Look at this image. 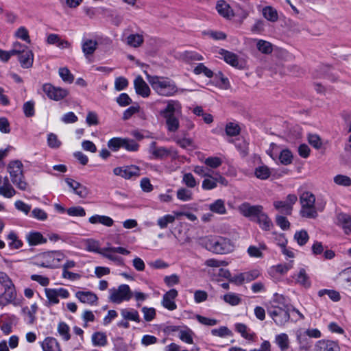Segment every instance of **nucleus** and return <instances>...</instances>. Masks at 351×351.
Segmentation results:
<instances>
[{
  "mask_svg": "<svg viewBox=\"0 0 351 351\" xmlns=\"http://www.w3.org/2000/svg\"><path fill=\"white\" fill-rule=\"evenodd\" d=\"M85 249L88 252H93L100 254L101 249L99 248V242L93 239H87L85 241Z\"/></svg>",
  "mask_w": 351,
  "mask_h": 351,
  "instance_id": "nucleus-56",
  "label": "nucleus"
},
{
  "mask_svg": "<svg viewBox=\"0 0 351 351\" xmlns=\"http://www.w3.org/2000/svg\"><path fill=\"white\" fill-rule=\"evenodd\" d=\"M40 346L43 351H62L59 342L51 337H46L40 342Z\"/></svg>",
  "mask_w": 351,
  "mask_h": 351,
  "instance_id": "nucleus-25",
  "label": "nucleus"
},
{
  "mask_svg": "<svg viewBox=\"0 0 351 351\" xmlns=\"http://www.w3.org/2000/svg\"><path fill=\"white\" fill-rule=\"evenodd\" d=\"M334 182L342 186H350L351 185V178L346 175H337L333 178Z\"/></svg>",
  "mask_w": 351,
  "mask_h": 351,
  "instance_id": "nucleus-55",
  "label": "nucleus"
},
{
  "mask_svg": "<svg viewBox=\"0 0 351 351\" xmlns=\"http://www.w3.org/2000/svg\"><path fill=\"white\" fill-rule=\"evenodd\" d=\"M254 173L257 178L266 180L270 176L271 171L267 166L261 165L256 168Z\"/></svg>",
  "mask_w": 351,
  "mask_h": 351,
  "instance_id": "nucleus-46",
  "label": "nucleus"
},
{
  "mask_svg": "<svg viewBox=\"0 0 351 351\" xmlns=\"http://www.w3.org/2000/svg\"><path fill=\"white\" fill-rule=\"evenodd\" d=\"M193 72L196 75L204 74L206 77L209 78L213 76V72L202 63L198 64L194 68Z\"/></svg>",
  "mask_w": 351,
  "mask_h": 351,
  "instance_id": "nucleus-52",
  "label": "nucleus"
},
{
  "mask_svg": "<svg viewBox=\"0 0 351 351\" xmlns=\"http://www.w3.org/2000/svg\"><path fill=\"white\" fill-rule=\"evenodd\" d=\"M315 351H340L337 342L330 340L322 339L315 346Z\"/></svg>",
  "mask_w": 351,
  "mask_h": 351,
  "instance_id": "nucleus-19",
  "label": "nucleus"
},
{
  "mask_svg": "<svg viewBox=\"0 0 351 351\" xmlns=\"http://www.w3.org/2000/svg\"><path fill=\"white\" fill-rule=\"evenodd\" d=\"M234 327L236 331L240 333L242 337L248 341H254L255 333L252 332L245 324L237 323L234 325Z\"/></svg>",
  "mask_w": 351,
  "mask_h": 351,
  "instance_id": "nucleus-37",
  "label": "nucleus"
},
{
  "mask_svg": "<svg viewBox=\"0 0 351 351\" xmlns=\"http://www.w3.org/2000/svg\"><path fill=\"white\" fill-rule=\"evenodd\" d=\"M298 197L294 194H289L287 197L285 201H275L274 206L279 212L285 214L291 215L293 210V205L295 204Z\"/></svg>",
  "mask_w": 351,
  "mask_h": 351,
  "instance_id": "nucleus-12",
  "label": "nucleus"
},
{
  "mask_svg": "<svg viewBox=\"0 0 351 351\" xmlns=\"http://www.w3.org/2000/svg\"><path fill=\"white\" fill-rule=\"evenodd\" d=\"M75 296L82 303L89 305L96 304L98 300L97 295L90 291H78L75 293Z\"/></svg>",
  "mask_w": 351,
  "mask_h": 351,
  "instance_id": "nucleus-17",
  "label": "nucleus"
},
{
  "mask_svg": "<svg viewBox=\"0 0 351 351\" xmlns=\"http://www.w3.org/2000/svg\"><path fill=\"white\" fill-rule=\"evenodd\" d=\"M59 75L62 80L67 83H72L74 80V76L66 67H62L59 69Z\"/></svg>",
  "mask_w": 351,
  "mask_h": 351,
  "instance_id": "nucleus-59",
  "label": "nucleus"
},
{
  "mask_svg": "<svg viewBox=\"0 0 351 351\" xmlns=\"http://www.w3.org/2000/svg\"><path fill=\"white\" fill-rule=\"evenodd\" d=\"M136 93L143 97H147L151 93V90L147 84L143 80L142 77L138 76L134 81Z\"/></svg>",
  "mask_w": 351,
  "mask_h": 351,
  "instance_id": "nucleus-20",
  "label": "nucleus"
},
{
  "mask_svg": "<svg viewBox=\"0 0 351 351\" xmlns=\"http://www.w3.org/2000/svg\"><path fill=\"white\" fill-rule=\"evenodd\" d=\"M7 170L10 174V179L21 176V175L24 173L23 165L19 160L10 161L8 165Z\"/></svg>",
  "mask_w": 351,
  "mask_h": 351,
  "instance_id": "nucleus-23",
  "label": "nucleus"
},
{
  "mask_svg": "<svg viewBox=\"0 0 351 351\" xmlns=\"http://www.w3.org/2000/svg\"><path fill=\"white\" fill-rule=\"evenodd\" d=\"M274 343L280 351H287L291 345L289 337L285 332L276 335L274 337Z\"/></svg>",
  "mask_w": 351,
  "mask_h": 351,
  "instance_id": "nucleus-26",
  "label": "nucleus"
},
{
  "mask_svg": "<svg viewBox=\"0 0 351 351\" xmlns=\"http://www.w3.org/2000/svg\"><path fill=\"white\" fill-rule=\"evenodd\" d=\"M239 211L245 217L256 218L259 213L263 210L261 205H251L247 202H244L239 206Z\"/></svg>",
  "mask_w": 351,
  "mask_h": 351,
  "instance_id": "nucleus-13",
  "label": "nucleus"
},
{
  "mask_svg": "<svg viewBox=\"0 0 351 351\" xmlns=\"http://www.w3.org/2000/svg\"><path fill=\"white\" fill-rule=\"evenodd\" d=\"M223 300L232 306L239 304L241 300L238 295L233 293H229L224 295Z\"/></svg>",
  "mask_w": 351,
  "mask_h": 351,
  "instance_id": "nucleus-64",
  "label": "nucleus"
},
{
  "mask_svg": "<svg viewBox=\"0 0 351 351\" xmlns=\"http://www.w3.org/2000/svg\"><path fill=\"white\" fill-rule=\"evenodd\" d=\"M98 47V42L95 38H83L82 40V50L86 58L92 56Z\"/></svg>",
  "mask_w": 351,
  "mask_h": 351,
  "instance_id": "nucleus-16",
  "label": "nucleus"
},
{
  "mask_svg": "<svg viewBox=\"0 0 351 351\" xmlns=\"http://www.w3.org/2000/svg\"><path fill=\"white\" fill-rule=\"evenodd\" d=\"M127 151L136 152L138 149V144L133 139L123 138V146Z\"/></svg>",
  "mask_w": 351,
  "mask_h": 351,
  "instance_id": "nucleus-60",
  "label": "nucleus"
},
{
  "mask_svg": "<svg viewBox=\"0 0 351 351\" xmlns=\"http://www.w3.org/2000/svg\"><path fill=\"white\" fill-rule=\"evenodd\" d=\"M208 208L210 211L218 215H225L227 213L225 201L221 199H218L210 204Z\"/></svg>",
  "mask_w": 351,
  "mask_h": 351,
  "instance_id": "nucleus-38",
  "label": "nucleus"
},
{
  "mask_svg": "<svg viewBox=\"0 0 351 351\" xmlns=\"http://www.w3.org/2000/svg\"><path fill=\"white\" fill-rule=\"evenodd\" d=\"M156 142H152L150 145V153L156 158H162L169 156L171 153V149H167L164 147H157Z\"/></svg>",
  "mask_w": 351,
  "mask_h": 351,
  "instance_id": "nucleus-30",
  "label": "nucleus"
},
{
  "mask_svg": "<svg viewBox=\"0 0 351 351\" xmlns=\"http://www.w3.org/2000/svg\"><path fill=\"white\" fill-rule=\"evenodd\" d=\"M110 250V247L102 248L101 251L100 252V254L102 256L116 263L118 265H122L123 264V258L115 255L114 254L116 252H114V251H111Z\"/></svg>",
  "mask_w": 351,
  "mask_h": 351,
  "instance_id": "nucleus-41",
  "label": "nucleus"
},
{
  "mask_svg": "<svg viewBox=\"0 0 351 351\" xmlns=\"http://www.w3.org/2000/svg\"><path fill=\"white\" fill-rule=\"evenodd\" d=\"M193 332L189 328L184 327L179 330L178 337L181 341L188 344H193Z\"/></svg>",
  "mask_w": 351,
  "mask_h": 351,
  "instance_id": "nucleus-42",
  "label": "nucleus"
},
{
  "mask_svg": "<svg viewBox=\"0 0 351 351\" xmlns=\"http://www.w3.org/2000/svg\"><path fill=\"white\" fill-rule=\"evenodd\" d=\"M177 197L181 201L186 202L192 199L193 193L185 188H180L177 191Z\"/></svg>",
  "mask_w": 351,
  "mask_h": 351,
  "instance_id": "nucleus-57",
  "label": "nucleus"
},
{
  "mask_svg": "<svg viewBox=\"0 0 351 351\" xmlns=\"http://www.w3.org/2000/svg\"><path fill=\"white\" fill-rule=\"evenodd\" d=\"M14 36L19 39H21L27 43H31L29 32L27 28L24 26L19 27L14 32Z\"/></svg>",
  "mask_w": 351,
  "mask_h": 351,
  "instance_id": "nucleus-47",
  "label": "nucleus"
},
{
  "mask_svg": "<svg viewBox=\"0 0 351 351\" xmlns=\"http://www.w3.org/2000/svg\"><path fill=\"white\" fill-rule=\"evenodd\" d=\"M293 267V261H290L289 262L287 263L283 264H278L276 266H274L272 267V269L276 271V273H278L280 274H285L289 271L291 269H292Z\"/></svg>",
  "mask_w": 351,
  "mask_h": 351,
  "instance_id": "nucleus-49",
  "label": "nucleus"
},
{
  "mask_svg": "<svg viewBox=\"0 0 351 351\" xmlns=\"http://www.w3.org/2000/svg\"><path fill=\"white\" fill-rule=\"evenodd\" d=\"M267 311L278 326H284L290 320L291 306L287 304V300L282 295H274L272 300L267 307Z\"/></svg>",
  "mask_w": 351,
  "mask_h": 351,
  "instance_id": "nucleus-1",
  "label": "nucleus"
},
{
  "mask_svg": "<svg viewBox=\"0 0 351 351\" xmlns=\"http://www.w3.org/2000/svg\"><path fill=\"white\" fill-rule=\"evenodd\" d=\"M256 221L259 224L261 228L265 231H269L273 227V223L267 215L263 212V210L256 218Z\"/></svg>",
  "mask_w": 351,
  "mask_h": 351,
  "instance_id": "nucleus-32",
  "label": "nucleus"
},
{
  "mask_svg": "<svg viewBox=\"0 0 351 351\" xmlns=\"http://www.w3.org/2000/svg\"><path fill=\"white\" fill-rule=\"evenodd\" d=\"M327 295L332 301L337 302L340 300V294L338 291L330 289H322L318 291V295L322 297Z\"/></svg>",
  "mask_w": 351,
  "mask_h": 351,
  "instance_id": "nucleus-54",
  "label": "nucleus"
},
{
  "mask_svg": "<svg viewBox=\"0 0 351 351\" xmlns=\"http://www.w3.org/2000/svg\"><path fill=\"white\" fill-rule=\"evenodd\" d=\"M123 146V138L114 137L108 142V147L113 152H117Z\"/></svg>",
  "mask_w": 351,
  "mask_h": 351,
  "instance_id": "nucleus-58",
  "label": "nucleus"
},
{
  "mask_svg": "<svg viewBox=\"0 0 351 351\" xmlns=\"http://www.w3.org/2000/svg\"><path fill=\"white\" fill-rule=\"evenodd\" d=\"M208 250L218 254H226L232 252L235 249L234 243L228 238L216 237L208 239Z\"/></svg>",
  "mask_w": 351,
  "mask_h": 351,
  "instance_id": "nucleus-5",
  "label": "nucleus"
},
{
  "mask_svg": "<svg viewBox=\"0 0 351 351\" xmlns=\"http://www.w3.org/2000/svg\"><path fill=\"white\" fill-rule=\"evenodd\" d=\"M337 223L343 229L346 234L351 232V216L345 213L337 215Z\"/></svg>",
  "mask_w": 351,
  "mask_h": 351,
  "instance_id": "nucleus-36",
  "label": "nucleus"
},
{
  "mask_svg": "<svg viewBox=\"0 0 351 351\" xmlns=\"http://www.w3.org/2000/svg\"><path fill=\"white\" fill-rule=\"evenodd\" d=\"M19 61L21 66L25 69H29L32 66L34 62V53L29 49L25 50L24 52L18 55Z\"/></svg>",
  "mask_w": 351,
  "mask_h": 351,
  "instance_id": "nucleus-27",
  "label": "nucleus"
},
{
  "mask_svg": "<svg viewBox=\"0 0 351 351\" xmlns=\"http://www.w3.org/2000/svg\"><path fill=\"white\" fill-rule=\"evenodd\" d=\"M218 13L224 18L230 19L234 16V12L230 5L223 0L218 1L216 4Z\"/></svg>",
  "mask_w": 351,
  "mask_h": 351,
  "instance_id": "nucleus-28",
  "label": "nucleus"
},
{
  "mask_svg": "<svg viewBox=\"0 0 351 351\" xmlns=\"http://www.w3.org/2000/svg\"><path fill=\"white\" fill-rule=\"evenodd\" d=\"M92 342L95 346H104L107 343V337L105 333L96 332L92 335Z\"/></svg>",
  "mask_w": 351,
  "mask_h": 351,
  "instance_id": "nucleus-45",
  "label": "nucleus"
},
{
  "mask_svg": "<svg viewBox=\"0 0 351 351\" xmlns=\"http://www.w3.org/2000/svg\"><path fill=\"white\" fill-rule=\"evenodd\" d=\"M294 239L297 241L299 245H305L309 239L307 232L304 230L298 231L294 234Z\"/></svg>",
  "mask_w": 351,
  "mask_h": 351,
  "instance_id": "nucleus-51",
  "label": "nucleus"
},
{
  "mask_svg": "<svg viewBox=\"0 0 351 351\" xmlns=\"http://www.w3.org/2000/svg\"><path fill=\"white\" fill-rule=\"evenodd\" d=\"M146 77L152 89L160 96L171 97L178 93L176 83L169 77L151 75L147 73H146Z\"/></svg>",
  "mask_w": 351,
  "mask_h": 351,
  "instance_id": "nucleus-3",
  "label": "nucleus"
},
{
  "mask_svg": "<svg viewBox=\"0 0 351 351\" xmlns=\"http://www.w3.org/2000/svg\"><path fill=\"white\" fill-rule=\"evenodd\" d=\"M257 50L265 55L271 54L274 50V45L270 42L263 39L254 40Z\"/></svg>",
  "mask_w": 351,
  "mask_h": 351,
  "instance_id": "nucleus-29",
  "label": "nucleus"
},
{
  "mask_svg": "<svg viewBox=\"0 0 351 351\" xmlns=\"http://www.w3.org/2000/svg\"><path fill=\"white\" fill-rule=\"evenodd\" d=\"M219 53L222 56L224 61L234 67L239 66V60L237 56L230 51L221 49Z\"/></svg>",
  "mask_w": 351,
  "mask_h": 351,
  "instance_id": "nucleus-31",
  "label": "nucleus"
},
{
  "mask_svg": "<svg viewBox=\"0 0 351 351\" xmlns=\"http://www.w3.org/2000/svg\"><path fill=\"white\" fill-rule=\"evenodd\" d=\"M182 183L189 188H195L197 185V181L191 173H185L183 174Z\"/></svg>",
  "mask_w": 351,
  "mask_h": 351,
  "instance_id": "nucleus-50",
  "label": "nucleus"
},
{
  "mask_svg": "<svg viewBox=\"0 0 351 351\" xmlns=\"http://www.w3.org/2000/svg\"><path fill=\"white\" fill-rule=\"evenodd\" d=\"M27 241L32 245L46 243L47 240L38 232H31L27 235Z\"/></svg>",
  "mask_w": 351,
  "mask_h": 351,
  "instance_id": "nucleus-44",
  "label": "nucleus"
},
{
  "mask_svg": "<svg viewBox=\"0 0 351 351\" xmlns=\"http://www.w3.org/2000/svg\"><path fill=\"white\" fill-rule=\"evenodd\" d=\"M177 290L172 289L167 291L164 295L162 301V306L169 310L173 311L176 309L177 305L174 302L175 298L178 296Z\"/></svg>",
  "mask_w": 351,
  "mask_h": 351,
  "instance_id": "nucleus-18",
  "label": "nucleus"
},
{
  "mask_svg": "<svg viewBox=\"0 0 351 351\" xmlns=\"http://www.w3.org/2000/svg\"><path fill=\"white\" fill-rule=\"evenodd\" d=\"M218 183L224 186L228 184V180L219 172L213 171L210 176L204 179L202 187L205 191H210L215 189Z\"/></svg>",
  "mask_w": 351,
  "mask_h": 351,
  "instance_id": "nucleus-8",
  "label": "nucleus"
},
{
  "mask_svg": "<svg viewBox=\"0 0 351 351\" xmlns=\"http://www.w3.org/2000/svg\"><path fill=\"white\" fill-rule=\"evenodd\" d=\"M88 221L92 224L101 223L107 227H111L114 223V221L111 217L99 215L91 216L89 217Z\"/></svg>",
  "mask_w": 351,
  "mask_h": 351,
  "instance_id": "nucleus-35",
  "label": "nucleus"
},
{
  "mask_svg": "<svg viewBox=\"0 0 351 351\" xmlns=\"http://www.w3.org/2000/svg\"><path fill=\"white\" fill-rule=\"evenodd\" d=\"M301 204L300 215L306 218H315L317 212L315 208V197L311 192H304L300 197Z\"/></svg>",
  "mask_w": 351,
  "mask_h": 351,
  "instance_id": "nucleus-6",
  "label": "nucleus"
},
{
  "mask_svg": "<svg viewBox=\"0 0 351 351\" xmlns=\"http://www.w3.org/2000/svg\"><path fill=\"white\" fill-rule=\"evenodd\" d=\"M47 43L49 45H56L59 49L70 48L71 44L66 40L62 39L61 37L56 34H50L47 38Z\"/></svg>",
  "mask_w": 351,
  "mask_h": 351,
  "instance_id": "nucleus-24",
  "label": "nucleus"
},
{
  "mask_svg": "<svg viewBox=\"0 0 351 351\" xmlns=\"http://www.w3.org/2000/svg\"><path fill=\"white\" fill-rule=\"evenodd\" d=\"M175 220V216L172 215H165L158 219L157 224L161 229H164L166 228L169 224L173 223Z\"/></svg>",
  "mask_w": 351,
  "mask_h": 351,
  "instance_id": "nucleus-48",
  "label": "nucleus"
},
{
  "mask_svg": "<svg viewBox=\"0 0 351 351\" xmlns=\"http://www.w3.org/2000/svg\"><path fill=\"white\" fill-rule=\"evenodd\" d=\"M240 128L234 123H228L226 126V133L230 136H234L239 134Z\"/></svg>",
  "mask_w": 351,
  "mask_h": 351,
  "instance_id": "nucleus-63",
  "label": "nucleus"
},
{
  "mask_svg": "<svg viewBox=\"0 0 351 351\" xmlns=\"http://www.w3.org/2000/svg\"><path fill=\"white\" fill-rule=\"evenodd\" d=\"M263 16L269 21L276 22L278 20L277 10L271 6H266L263 9Z\"/></svg>",
  "mask_w": 351,
  "mask_h": 351,
  "instance_id": "nucleus-43",
  "label": "nucleus"
},
{
  "mask_svg": "<svg viewBox=\"0 0 351 351\" xmlns=\"http://www.w3.org/2000/svg\"><path fill=\"white\" fill-rule=\"evenodd\" d=\"M126 45L134 48L141 47L144 42V37L142 34H132L125 38Z\"/></svg>",
  "mask_w": 351,
  "mask_h": 351,
  "instance_id": "nucleus-34",
  "label": "nucleus"
},
{
  "mask_svg": "<svg viewBox=\"0 0 351 351\" xmlns=\"http://www.w3.org/2000/svg\"><path fill=\"white\" fill-rule=\"evenodd\" d=\"M43 90L49 99L55 101L61 100L65 98L69 94L66 89L53 86L51 84H45L43 86Z\"/></svg>",
  "mask_w": 351,
  "mask_h": 351,
  "instance_id": "nucleus-11",
  "label": "nucleus"
},
{
  "mask_svg": "<svg viewBox=\"0 0 351 351\" xmlns=\"http://www.w3.org/2000/svg\"><path fill=\"white\" fill-rule=\"evenodd\" d=\"M64 258V254L60 251L46 252L36 256L34 264L41 267L55 268Z\"/></svg>",
  "mask_w": 351,
  "mask_h": 351,
  "instance_id": "nucleus-4",
  "label": "nucleus"
},
{
  "mask_svg": "<svg viewBox=\"0 0 351 351\" xmlns=\"http://www.w3.org/2000/svg\"><path fill=\"white\" fill-rule=\"evenodd\" d=\"M279 160L282 165L291 164L293 160L291 152L288 149H283L280 154Z\"/></svg>",
  "mask_w": 351,
  "mask_h": 351,
  "instance_id": "nucleus-62",
  "label": "nucleus"
},
{
  "mask_svg": "<svg viewBox=\"0 0 351 351\" xmlns=\"http://www.w3.org/2000/svg\"><path fill=\"white\" fill-rule=\"evenodd\" d=\"M291 277L294 280L295 284L305 289H308L311 286L310 276L304 268H300L297 272L293 274Z\"/></svg>",
  "mask_w": 351,
  "mask_h": 351,
  "instance_id": "nucleus-15",
  "label": "nucleus"
},
{
  "mask_svg": "<svg viewBox=\"0 0 351 351\" xmlns=\"http://www.w3.org/2000/svg\"><path fill=\"white\" fill-rule=\"evenodd\" d=\"M121 315L125 320L140 322L139 314L135 309L123 308L121 311Z\"/></svg>",
  "mask_w": 351,
  "mask_h": 351,
  "instance_id": "nucleus-40",
  "label": "nucleus"
},
{
  "mask_svg": "<svg viewBox=\"0 0 351 351\" xmlns=\"http://www.w3.org/2000/svg\"><path fill=\"white\" fill-rule=\"evenodd\" d=\"M109 300L115 304H121L124 301H129L133 296L129 285L123 284L117 289H111L109 291Z\"/></svg>",
  "mask_w": 351,
  "mask_h": 351,
  "instance_id": "nucleus-7",
  "label": "nucleus"
},
{
  "mask_svg": "<svg viewBox=\"0 0 351 351\" xmlns=\"http://www.w3.org/2000/svg\"><path fill=\"white\" fill-rule=\"evenodd\" d=\"M66 183L67 185L73 189V191L80 196V197H86L88 195V189L82 185L80 182L71 179V178H66L65 180Z\"/></svg>",
  "mask_w": 351,
  "mask_h": 351,
  "instance_id": "nucleus-22",
  "label": "nucleus"
},
{
  "mask_svg": "<svg viewBox=\"0 0 351 351\" xmlns=\"http://www.w3.org/2000/svg\"><path fill=\"white\" fill-rule=\"evenodd\" d=\"M11 181L18 189L23 191H30L29 184L26 181L24 173L21 176L12 178Z\"/></svg>",
  "mask_w": 351,
  "mask_h": 351,
  "instance_id": "nucleus-39",
  "label": "nucleus"
},
{
  "mask_svg": "<svg viewBox=\"0 0 351 351\" xmlns=\"http://www.w3.org/2000/svg\"><path fill=\"white\" fill-rule=\"evenodd\" d=\"M166 106L160 111V115L165 119L167 129L176 132L180 128V118L182 117V104L178 100H167Z\"/></svg>",
  "mask_w": 351,
  "mask_h": 351,
  "instance_id": "nucleus-2",
  "label": "nucleus"
},
{
  "mask_svg": "<svg viewBox=\"0 0 351 351\" xmlns=\"http://www.w3.org/2000/svg\"><path fill=\"white\" fill-rule=\"evenodd\" d=\"M69 326L64 322H60L58 326V332L62 339L68 341L71 338Z\"/></svg>",
  "mask_w": 351,
  "mask_h": 351,
  "instance_id": "nucleus-53",
  "label": "nucleus"
},
{
  "mask_svg": "<svg viewBox=\"0 0 351 351\" xmlns=\"http://www.w3.org/2000/svg\"><path fill=\"white\" fill-rule=\"evenodd\" d=\"M113 173L125 180L136 179L141 176V169L136 165H127L115 167Z\"/></svg>",
  "mask_w": 351,
  "mask_h": 351,
  "instance_id": "nucleus-10",
  "label": "nucleus"
},
{
  "mask_svg": "<svg viewBox=\"0 0 351 351\" xmlns=\"http://www.w3.org/2000/svg\"><path fill=\"white\" fill-rule=\"evenodd\" d=\"M37 310H38V306L36 303H34L31 305L30 307L29 306H24L21 311H22V313L23 315V316L25 317V320H27V322L32 324L35 321V319H36V313L37 312Z\"/></svg>",
  "mask_w": 351,
  "mask_h": 351,
  "instance_id": "nucleus-33",
  "label": "nucleus"
},
{
  "mask_svg": "<svg viewBox=\"0 0 351 351\" xmlns=\"http://www.w3.org/2000/svg\"><path fill=\"white\" fill-rule=\"evenodd\" d=\"M45 293L48 306L58 304L60 302L59 298L67 299L70 296L69 291L62 287L58 289L46 288Z\"/></svg>",
  "mask_w": 351,
  "mask_h": 351,
  "instance_id": "nucleus-9",
  "label": "nucleus"
},
{
  "mask_svg": "<svg viewBox=\"0 0 351 351\" xmlns=\"http://www.w3.org/2000/svg\"><path fill=\"white\" fill-rule=\"evenodd\" d=\"M17 191L10 182L7 176L3 178L0 175V195L5 198L10 199L16 195Z\"/></svg>",
  "mask_w": 351,
  "mask_h": 351,
  "instance_id": "nucleus-14",
  "label": "nucleus"
},
{
  "mask_svg": "<svg viewBox=\"0 0 351 351\" xmlns=\"http://www.w3.org/2000/svg\"><path fill=\"white\" fill-rule=\"evenodd\" d=\"M211 334L213 336L219 337H224L226 336H232V332L226 326H221L219 328H215L211 330Z\"/></svg>",
  "mask_w": 351,
  "mask_h": 351,
  "instance_id": "nucleus-61",
  "label": "nucleus"
},
{
  "mask_svg": "<svg viewBox=\"0 0 351 351\" xmlns=\"http://www.w3.org/2000/svg\"><path fill=\"white\" fill-rule=\"evenodd\" d=\"M4 292L0 295V306H5L16 299V293L14 285L4 288Z\"/></svg>",
  "mask_w": 351,
  "mask_h": 351,
  "instance_id": "nucleus-21",
  "label": "nucleus"
}]
</instances>
